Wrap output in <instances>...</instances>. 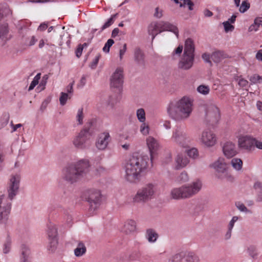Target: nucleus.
Segmentation results:
<instances>
[{"label":"nucleus","mask_w":262,"mask_h":262,"mask_svg":"<svg viewBox=\"0 0 262 262\" xmlns=\"http://www.w3.org/2000/svg\"><path fill=\"white\" fill-rule=\"evenodd\" d=\"M148 161L146 156L134 154L131 156L123 167L125 181L131 184L138 183L147 170Z\"/></svg>","instance_id":"obj_1"},{"label":"nucleus","mask_w":262,"mask_h":262,"mask_svg":"<svg viewBox=\"0 0 262 262\" xmlns=\"http://www.w3.org/2000/svg\"><path fill=\"white\" fill-rule=\"evenodd\" d=\"M90 167V161L86 159H82L66 165L62 170V179L73 184L82 179L89 172Z\"/></svg>","instance_id":"obj_2"},{"label":"nucleus","mask_w":262,"mask_h":262,"mask_svg":"<svg viewBox=\"0 0 262 262\" xmlns=\"http://www.w3.org/2000/svg\"><path fill=\"white\" fill-rule=\"evenodd\" d=\"M191 100L186 97H183L176 104L171 103L167 108L168 114L175 119L188 118L192 110Z\"/></svg>","instance_id":"obj_3"},{"label":"nucleus","mask_w":262,"mask_h":262,"mask_svg":"<svg viewBox=\"0 0 262 262\" xmlns=\"http://www.w3.org/2000/svg\"><path fill=\"white\" fill-rule=\"evenodd\" d=\"M158 191L156 184L149 183L138 190L133 198V202L137 203H145L154 198Z\"/></svg>","instance_id":"obj_4"},{"label":"nucleus","mask_w":262,"mask_h":262,"mask_svg":"<svg viewBox=\"0 0 262 262\" xmlns=\"http://www.w3.org/2000/svg\"><path fill=\"white\" fill-rule=\"evenodd\" d=\"M202 183L200 180L192 182L188 186H183L171 190V194L174 199L189 198L197 193L202 188Z\"/></svg>","instance_id":"obj_5"},{"label":"nucleus","mask_w":262,"mask_h":262,"mask_svg":"<svg viewBox=\"0 0 262 262\" xmlns=\"http://www.w3.org/2000/svg\"><path fill=\"white\" fill-rule=\"evenodd\" d=\"M92 121L88 122V126H85L73 140L74 146L80 149H84L87 147L86 142L92 136V133L90 129V126L92 125Z\"/></svg>","instance_id":"obj_6"},{"label":"nucleus","mask_w":262,"mask_h":262,"mask_svg":"<svg viewBox=\"0 0 262 262\" xmlns=\"http://www.w3.org/2000/svg\"><path fill=\"white\" fill-rule=\"evenodd\" d=\"M47 234L48 241L47 249L50 252L53 253L58 245L57 226L53 223H49L47 225Z\"/></svg>","instance_id":"obj_7"},{"label":"nucleus","mask_w":262,"mask_h":262,"mask_svg":"<svg viewBox=\"0 0 262 262\" xmlns=\"http://www.w3.org/2000/svg\"><path fill=\"white\" fill-rule=\"evenodd\" d=\"M11 204L4 195L0 196V224H6L9 218Z\"/></svg>","instance_id":"obj_8"},{"label":"nucleus","mask_w":262,"mask_h":262,"mask_svg":"<svg viewBox=\"0 0 262 262\" xmlns=\"http://www.w3.org/2000/svg\"><path fill=\"white\" fill-rule=\"evenodd\" d=\"M86 200L90 204V209L95 211L100 206L101 202V194L99 190L91 189L86 193Z\"/></svg>","instance_id":"obj_9"},{"label":"nucleus","mask_w":262,"mask_h":262,"mask_svg":"<svg viewBox=\"0 0 262 262\" xmlns=\"http://www.w3.org/2000/svg\"><path fill=\"white\" fill-rule=\"evenodd\" d=\"M170 262H199V258L191 252L182 251L169 259Z\"/></svg>","instance_id":"obj_10"},{"label":"nucleus","mask_w":262,"mask_h":262,"mask_svg":"<svg viewBox=\"0 0 262 262\" xmlns=\"http://www.w3.org/2000/svg\"><path fill=\"white\" fill-rule=\"evenodd\" d=\"M10 13V10L5 5H0V20L4 16H7ZM8 25L6 24L0 25V39L4 42L10 39L8 36Z\"/></svg>","instance_id":"obj_11"},{"label":"nucleus","mask_w":262,"mask_h":262,"mask_svg":"<svg viewBox=\"0 0 262 262\" xmlns=\"http://www.w3.org/2000/svg\"><path fill=\"white\" fill-rule=\"evenodd\" d=\"M220 119V112L219 108L214 105H210L207 107L205 120L212 125L217 123Z\"/></svg>","instance_id":"obj_12"},{"label":"nucleus","mask_w":262,"mask_h":262,"mask_svg":"<svg viewBox=\"0 0 262 262\" xmlns=\"http://www.w3.org/2000/svg\"><path fill=\"white\" fill-rule=\"evenodd\" d=\"M124 82V75L123 69L118 68L116 69L110 78L111 86L120 90Z\"/></svg>","instance_id":"obj_13"},{"label":"nucleus","mask_w":262,"mask_h":262,"mask_svg":"<svg viewBox=\"0 0 262 262\" xmlns=\"http://www.w3.org/2000/svg\"><path fill=\"white\" fill-rule=\"evenodd\" d=\"M20 177L19 174H15L11 177L10 179L8 187V198L12 200L17 194L19 188Z\"/></svg>","instance_id":"obj_14"},{"label":"nucleus","mask_w":262,"mask_h":262,"mask_svg":"<svg viewBox=\"0 0 262 262\" xmlns=\"http://www.w3.org/2000/svg\"><path fill=\"white\" fill-rule=\"evenodd\" d=\"M200 141L203 145L210 147H212L216 143L217 138L212 131L206 129L202 133Z\"/></svg>","instance_id":"obj_15"},{"label":"nucleus","mask_w":262,"mask_h":262,"mask_svg":"<svg viewBox=\"0 0 262 262\" xmlns=\"http://www.w3.org/2000/svg\"><path fill=\"white\" fill-rule=\"evenodd\" d=\"M194 61V56L183 54L178 63V68L180 69L188 70L191 68Z\"/></svg>","instance_id":"obj_16"},{"label":"nucleus","mask_w":262,"mask_h":262,"mask_svg":"<svg viewBox=\"0 0 262 262\" xmlns=\"http://www.w3.org/2000/svg\"><path fill=\"white\" fill-rule=\"evenodd\" d=\"M111 137L107 132H103L100 134L96 142L97 148L100 150H103L106 148L110 141Z\"/></svg>","instance_id":"obj_17"},{"label":"nucleus","mask_w":262,"mask_h":262,"mask_svg":"<svg viewBox=\"0 0 262 262\" xmlns=\"http://www.w3.org/2000/svg\"><path fill=\"white\" fill-rule=\"evenodd\" d=\"M147 146L150 152L151 162H152L155 155L159 148L158 141L152 136L148 137L146 139Z\"/></svg>","instance_id":"obj_18"},{"label":"nucleus","mask_w":262,"mask_h":262,"mask_svg":"<svg viewBox=\"0 0 262 262\" xmlns=\"http://www.w3.org/2000/svg\"><path fill=\"white\" fill-rule=\"evenodd\" d=\"M255 138L248 136H241L238 138V144L240 148L252 150L254 148Z\"/></svg>","instance_id":"obj_19"},{"label":"nucleus","mask_w":262,"mask_h":262,"mask_svg":"<svg viewBox=\"0 0 262 262\" xmlns=\"http://www.w3.org/2000/svg\"><path fill=\"white\" fill-rule=\"evenodd\" d=\"M223 151L224 155L227 158H231L238 153L235 144L230 141H227L224 144Z\"/></svg>","instance_id":"obj_20"},{"label":"nucleus","mask_w":262,"mask_h":262,"mask_svg":"<svg viewBox=\"0 0 262 262\" xmlns=\"http://www.w3.org/2000/svg\"><path fill=\"white\" fill-rule=\"evenodd\" d=\"M212 166L216 170L217 175L220 178H223L227 173V165L223 158H220L217 161L215 162Z\"/></svg>","instance_id":"obj_21"},{"label":"nucleus","mask_w":262,"mask_h":262,"mask_svg":"<svg viewBox=\"0 0 262 262\" xmlns=\"http://www.w3.org/2000/svg\"><path fill=\"white\" fill-rule=\"evenodd\" d=\"M149 35L152 36V39L159 33L164 31V23L163 21L153 22L150 24L148 28Z\"/></svg>","instance_id":"obj_22"},{"label":"nucleus","mask_w":262,"mask_h":262,"mask_svg":"<svg viewBox=\"0 0 262 262\" xmlns=\"http://www.w3.org/2000/svg\"><path fill=\"white\" fill-rule=\"evenodd\" d=\"M186 151L179 153L175 158L176 169H180L185 167L189 163L186 155Z\"/></svg>","instance_id":"obj_23"},{"label":"nucleus","mask_w":262,"mask_h":262,"mask_svg":"<svg viewBox=\"0 0 262 262\" xmlns=\"http://www.w3.org/2000/svg\"><path fill=\"white\" fill-rule=\"evenodd\" d=\"M30 248L26 245H22L20 248V262H31V255Z\"/></svg>","instance_id":"obj_24"},{"label":"nucleus","mask_w":262,"mask_h":262,"mask_svg":"<svg viewBox=\"0 0 262 262\" xmlns=\"http://www.w3.org/2000/svg\"><path fill=\"white\" fill-rule=\"evenodd\" d=\"M136 230V223L134 220H128L124 224L122 231L126 234H130Z\"/></svg>","instance_id":"obj_25"},{"label":"nucleus","mask_w":262,"mask_h":262,"mask_svg":"<svg viewBox=\"0 0 262 262\" xmlns=\"http://www.w3.org/2000/svg\"><path fill=\"white\" fill-rule=\"evenodd\" d=\"M195 45L193 40L190 38H187L185 42L184 53L194 56Z\"/></svg>","instance_id":"obj_26"},{"label":"nucleus","mask_w":262,"mask_h":262,"mask_svg":"<svg viewBox=\"0 0 262 262\" xmlns=\"http://www.w3.org/2000/svg\"><path fill=\"white\" fill-rule=\"evenodd\" d=\"M145 237L148 242L155 243L158 237V234L156 231L152 229H147L145 233Z\"/></svg>","instance_id":"obj_27"},{"label":"nucleus","mask_w":262,"mask_h":262,"mask_svg":"<svg viewBox=\"0 0 262 262\" xmlns=\"http://www.w3.org/2000/svg\"><path fill=\"white\" fill-rule=\"evenodd\" d=\"M86 252V248L84 244L81 242H78L76 248L74 249V255L76 257H81Z\"/></svg>","instance_id":"obj_28"},{"label":"nucleus","mask_w":262,"mask_h":262,"mask_svg":"<svg viewBox=\"0 0 262 262\" xmlns=\"http://www.w3.org/2000/svg\"><path fill=\"white\" fill-rule=\"evenodd\" d=\"M134 58L135 61L139 64H142L144 62V55L142 51L139 48L134 50Z\"/></svg>","instance_id":"obj_29"},{"label":"nucleus","mask_w":262,"mask_h":262,"mask_svg":"<svg viewBox=\"0 0 262 262\" xmlns=\"http://www.w3.org/2000/svg\"><path fill=\"white\" fill-rule=\"evenodd\" d=\"M140 123H141L139 126L140 133L143 136L148 135L150 130L149 123L146 121Z\"/></svg>","instance_id":"obj_30"},{"label":"nucleus","mask_w":262,"mask_h":262,"mask_svg":"<svg viewBox=\"0 0 262 262\" xmlns=\"http://www.w3.org/2000/svg\"><path fill=\"white\" fill-rule=\"evenodd\" d=\"M134 245L135 247L138 248V249L133 251L132 253V254L129 255V259L131 260H136L138 258L139 259L141 256L140 251L139 249V248L140 246V243L138 241H135L134 242Z\"/></svg>","instance_id":"obj_31"},{"label":"nucleus","mask_w":262,"mask_h":262,"mask_svg":"<svg viewBox=\"0 0 262 262\" xmlns=\"http://www.w3.org/2000/svg\"><path fill=\"white\" fill-rule=\"evenodd\" d=\"M136 117L139 122L146 121V114L143 108H140L136 111Z\"/></svg>","instance_id":"obj_32"},{"label":"nucleus","mask_w":262,"mask_h":262,"mask_svg":"<svg viewBox=\"0 0 262 262\" xmlns=\"http://www.w3.org/2000/svg\"><path fill=\"white\" fill-rule=\"evenodd\" d=\"M211 57L214 62L217 63L224 58V53L220 51H215L211 54Z\"/></svg>","instance_id":"obj_33"},{"label":"nucleus","mask_w":262,"mask_h":262,"mask_svg":"<svg viewBox=\"0 0 262 262\" xmlns=\"http://www.w3.org/2000/svg\"><path fill=\"white\" fill-rule=\"evenodd\" d=\"M233 167L236 170H241L243 166V161L239 158H233L231 161Z\"/></svg>","instance_id":"obj_34"},{"label":"nucleus","mask_w":262,"mask_h":262,"mask_svg":"<svg viewBox=\"0 0 262 262\" xmlns=\"http://www.w3.org/2000/svg\"><path fill=\"white\" fill-rule=\"evenodd\" d=\"M166 31L173 32L176 35L177 37H178L179 31L175 26L168 23H165V31Z\"/></svg>","instance_id":"obj_35"},{"label":"nucleus","mask_w":262,"mask_h":262,"mask_svg":"<svg viewBox=\"0 0 262 262\" xmlns=\"http://www.w3.org/2000/svg\"><path fill=\"white\" fill-rule=\"evenodd\" d=\"M11 240L10 238H7L3 244V252L4 254L8 253L11 248Z\"/></svg>","instance_id":"obj_36"},{"label":"nucleus","mask_w":262,"mask_h":262,"mask_svg":"<svg viewBox=\"0 0 262 262\" xmlns=\"http://www.w3.org/2000/svg\"><path fill=\"white\" fill-rule=\"evenodd\" d=\"M176 3H180V7L188 6L189 9L192 10L193 9V3L191 0H174Z\"/></svg>","instance_id":"obj_37"},{"label":"nucleus","mask_w":262,"mask_h":262,"mask_svg":"<svg viewBox=\"0 0 262 262\" xmlns=\"http://www.w3.org/2000/svg\"><path fill=\"white\" fill-rule=\"evenodd\" d=\"M41 74L38 73L36 74V75L34 77L33 80L32 81L29 89L28 91H30L35 88V86L38 83L39 80L40 78Z\"/></svg>","instance_id":"obj_38"},{"label":"nucleus","mask_w":262,"mask_h":262,"mask_svg":"<svg viewBox=\"0 0 262 262\" xmlns=\"http://www.w3.org/2000/svg\"><path fill=\"white\" fill-rule=\"evenodd\" d=\"M71 96L69 95L68 93L64 92H61L60 93V96L59 97L60 103L61 105L66 104L68 99L71 98Z\"/></svg>","instance_id":"obj_39"},{"label":"nucleus","mask_w":262,"mask_h":262,"mask_svg":"<svg viewBox=\"0 0 262 262\" xmlns=\"http://www.w3.org/2000/svg\"><path fill=\"white\" fill-rule=\"evenodd\" d=\"M76 118L78 124L81 125L83 123V120L84 118L82 108H80L78 110Z\"/></svg>","instance_id":"obj_40"},{"label":"nucleus","mask_w":262,"mask_h":262,"mask_svg":"<svg viewBox=\"0 0 262 262\" xmlns=\"http://www.w3.org/2000/svg\"><path fill=\"white\" fill-rule=\"evenodd\" d=\"M239 11L241 13H244L247 11L250 7V4L247 0H245L242 2L241 6L239 5Z\"/></svg>","instance_id":"obj_41"},{"label":"nucleus","mask_w":262,"mask_h":262,"mask_svg":"<svg viewBox=\"0 0 262 262\" xmlns=\"http://www.w3.org/2000/svg\"><path fill=\"white\" fill-rule=\"evenodd\" d=\"M254 187L258 193L259 200L261 201L262 200V184L257 182L254 184Z\"/></svg>","instance_id":"obj_42"},{"label":"nucleus","mask_w":262,"mask_h":262,"mask_svg":"<svg viewBox=\"0 0 262 262\" xmlns=\"http://www.w3.org/2000/svg\"><path fill=\"white\" fill-rule=\"evenodd\" d=\"M117 15V14H116L111 16V17L107 20V21L102 26L101 28L102 31L109 27L114 23Z\"/></svg>","instance_id":"obj_43"},{"label":"nucleus","mask_w":262,"mask_h":262,"mask_svg":"<svg viewBox=\"0 0 262 262\" xmlns=\"http://www.w3.org/2000/svg\"><path fill=\"white\" fill-rule=\"evenodd\" d=\"M189 179L188 175L186 171H183L177 178V181L180 183L187 182Z\"/></svg>","instance_id":"obj_44"},{"label":"nucleus","mask_w":262,"mask_h":262,"mask_svg":"<svg viewBox=\"0 0 262 262\" xmlns=\"http://www.w3.org/2000/svg\"><path fill=\"white\" fill-rule=\"evenodd\" d=\"M197 91L202 94L207 95L209 93L210 89L208 86L201 85L198 87Z\"/></svg>","instance_id":"obj_45"},{"label":"nucleus","mask_w":262,"mask_h":262,"mask_svg":"<svg viewBox=\"0 0 262 262\" xmlns=\"http://www.w3.org/2000/svg\"><path fill=\"white\" fill-rule=\"evenodd\" d=\"M188 156L192 158L195 159L199 156L198 149L195 148H192L187 151Z\"/></svg>","instance_id":"obj_46"},{"label":"nucleus","mask_w":262,"mask_h":262,"mask_svg":"<svg viewBox=\"0 0 262 262\" xmlns=\"http://www.w3.org/2000/svg\"><path fill=\"white\" fill-rule=\"evenodd\" d=\"M114 43V41L112 39H109L105 43L104 46L103 48V51L105 53H108L110 51V48Z\"/></svg>","instance_id":"obj_47"},{"label":"nucleus","mask_w":262,"mask_h":262,"mask_svg":"<svg viewBox=\"0 0 262 262\" xmlns=\"http://www.w3.org/2000/svg\"><path fill=\"white\" fill-rule=\"evenodd\" d=\"M255 26L256 28L254 29L255 31H257L260 26L262 27V17L256 18L254 20V25L251 26L250 28L252 30V27L255 28Z\"/></svg>","instance_id":"obj_48"},{"label":"nucleus","mask_w":262,"mask_h":262,"mask_svg":"<svg viewBox=\"0 0 262 262\" xmlns=\"http://www.w3.org/2000/svg\"><path fill=\"white\" fill-rule=\"evenodd\" d=\"M235 205H236V207L241 211L245 212H251V211L247 208V207L244 205V204L240 202H236Z\"/></svg>","instance_id":"obj_49"},{"label":"nucleus","mask_w":262,"mask_h":262,"mask_svg":"<svg viewBox=\"0 0 262 262\" xmlns=\"http://www.w3.org/2000/svg\"><path fill=\"white\" fill-rule=\"evenodd\" d=\"M225 31L226 32H228L229 31H232L234 27L233 25H231L229 21H225L223 23Z\"/></svg>","instance_id":"obj_50"},{"label":"nucleus","mask_w":262,"mask_h":262,"mask_svg":"<svg viewBox=\"0 0 262 262\" xmlns=\"http://www.w3.org/2000/svg\"><path fill=\"white\" fill-rule=\"evenodd\" d=\"M261 79V77L257 74L253 75L249 78V80L251 81V82L254 84L256 83L257 82H260Z\"/></svg>","instance_id":"obj_51"},{"label":"nucleus","mask_w":262,"mask_h":262,"mask_svg":"<svg viewBox=\"0 0 262 262\" xmlns=\"http://www.w3.org/2000/svg\"><path fill=\"white\" fill-rule=\"evenodd\" d=\"M84 46H85V47L86 46V43H84L83 45H79L78 48H77L75 53H76V55L77 57L79 58L81 56Z\"/></svg>","instance_id":"obj_52"},{"label":"nucleus","mask_w":262,"mask_h":262,"mask_svg":"<svg viewBox=\"0 0 262 262\" xmlns=\"http://www.w3.org/2000/svg\"><path fill=\"white\" fill-rule=\"evenodd\" d=\"M127 49V45L126 43H124L123 46V48L121 49H120L119 51V57L120 60H121L123 58V57Z\"/></svg>","instance_id":"obj_53"},{"label":"nucleus","mask_w":262,"mask_h":262,"mask_svg":"<svg viewBox=\"0 0 262 262\" xmlns=\"http://www.w3.org/2000/svg\"><path fill=\"white\" fill-rule=\"evenodd\" d=\"M238 217L236 216H234L232 217V220L230 221L228 228L229 230H232L233 227H234V223L235 222H236L238 220Z\"/></svg>","instance_id":"obj_54"},{"label":"nucleus","mask_w":262,"mask_h":262,"mask_svg":"<svg viewBox=\"0 0 262 262\" xmlns=\"http://www.w3.org/2000/svg\"><path fill=\"white\" fill-rule=\"evenodd\" d=\"M73 85H74V82L70 83L69 85H68L66 88V91H67L66 93H68L69 95H70L71 96H72L73 93Z\"/></svg>","instance_id":"obj_55"},{"label":"nucleus","mask_w":262,"mask_h":262,"mask_svg":"<svg viewBox=\"0 0 262 262\" xmlns=\"http://www.w3.org/2000/svg\"><path fill=\"white\" fill-rule=\"evenodd\" d=\"M202 57L206 62H207V63H209L210 64L211 63V62L210 60V58H211V56L209 54L205 53L202 54Z\"/></svg>","instance_id":"obj_56"},{"label":"nucleus","mask_w":262,"mask_h":262,"mask_svg":"<svg viewBox=\"0 0 262 262\" xmlns=\"http://www.w3.org/2000/svg\"><path fill=\"white\" fill-rule=\"evenodd\" d=\"M248 81L244 78H241L238 80V84L241 87L245 88L248 85Z\"/></svg>","instance_id":"obj_57"},{"label":"nucleus","mask_w":262,"mask_h":262,"mask_svg":"<svg viewBox=\"0 0 262 262\" xmlns=\"http://www.w3.org/2000/svg\"><path fill=\"white\" fill-rule=\"evenodd\" d=\"M248 251L249 254L254 257L255 255H256V248L254 246H251L248 248Z\"/></svg>","instance_id":"obj_58"},{"label":"nucleus","mask_w":262,"mask_h":262,"mask_svg":"<svg viewBox=\"0 0 262 262\" xmlns=\"http://www.w3.org/2000/svg\"><path fill=\"white\" fill-rule=\"evenodd\" d=\"M48 23H47V22L42 23L38 26V27L37 28V30L40 31H43L45 30H46V29L48 28Z\"/></svg>","instance_id":"obj_59"},{"label":"nucleus","mask_w":262,"mask_h":262,"mask_svg":"<svg viewBox=\"0 0 262 262\" xmlns=\"http://www.w3.org/2000/svg\"><path fill=\"white\" fill-rule=\"evenodd\" d=\"M99 56L98 55V56H96L95 58L93 59V61L92 62L91 64V68L92 69H94L95 68L96 66L98 64V62L99 61Z\"/></svg>","instance_id":"obj_60"},{"label":"nucleus","mask_w":262,"mask_h":262,"mask_svg":"<svg viewBox=\"0 0 262 262\" xmlns=\"http://www.w3.org/2000/svg\"><path fill=\"white\" fill-rule=\"evenodd\" d=\"M86 83V78L84 76H83L80 80V82L78 84V88H83Z\"/></svg>","instance_id":"obj_61"},{"label":"nucleus","mask_w":262,"mask_h":262,"mask_svg":"<svg viewBox=\"0 0 262 262\" xmlns=\"http://www.w3.org/2000/svg\"><path fill=\"white\" fill-rule=\"evenodd\" d=\"M37 41V38L35 36H32L30 37L29 42L28 44L29 46H32L34 45Z\"/></svg>","instance_id":"obj_62"},{"label":"nucleus","mask_w":262,"mask_h":262,"mask_svg":"<svg viewBox=\"0 0 262 262\" xmlns=\"http://www.w3.org/2000/svg\"><path fill=\"white\" fill-rule=\"evenodd\" d=\"M162 16V11H159L158 8H156L155 9V12L154 13V16L157 18H160Z\"/></svg>","instance_id":"obj_63"},{"label":"nucleus","mask_w":262,"mask_h":262,"mask_svg":"<svg viewBox=\"0 0 262 262\" xmlns=\"http://www.w3.org/2000/svg\"><path fill=\"white\" fill-rule=\"evenodd\" d=\"M255 57L258 60L262 61V50L257 51Z\"/></svg>","instance_id":"obj_64"}]
</instances>
